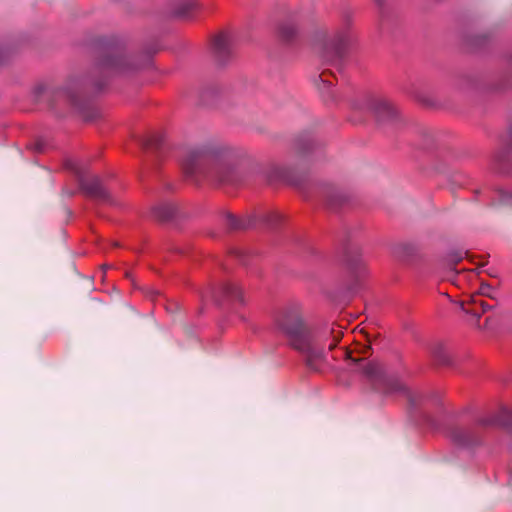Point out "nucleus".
<instances>
[{"label": "nucleus", "mask_w": 512, "mask_h": 512, "mask_svg": "<svg viewBox=\"0 0 512 512\" xmlns=\"http://www.w3.org/2000/svg\"><path fill=\"white\" fill-rule=\"evenodd\" d=\"M276 326L312 371L322 368L326 362V350L334 349L343 337L341 327L334 323L312 324L306 321L301 307L296 304L279 312Z\"/></svg>", "instance_id": "1"}, {"label": "nucleus", "mask_w": 512, "mask_h": 512, "mask_svg": "<svg viewBox=\"0 0 512 512\" xmlns=\"http://www.w3.org/2000/svg\"><path fill=\"white\" fill-rule=\"evenodd\" d=\"M236 165V153L218 144L191 148L182 159V169L186 177L201 175L227 184L235 181Z\"/></svg>", "instance_id": "2"}, {"label": "nucleus", "mask_w": 512, "mask_h": 512, "mask_svg": "<svg viewBox=\"0 0 512 512\" xmlns=\"http://www.w3.org/2000/svg\"><path fill=\"white\" fill-rule=\"evenodd\" d=\"M138 65L123 51L116 49L104 54L93 68L90 78L97 90L102 89L106 83V76L110 73H123L137 69Z\"/></svg>", "instance_id": "3"}, {"label": "nucleus", "mask_w": 512, "mask_h": 512, "mask_svg": "<svg viewBox=\"0 0 512 512\" xmlns=\"http://www.w3.org/2000/svg\"><path fill=\"white\" fill-rule=\"evenodd\" d=\"M359 369L375 390L385 394L403 392L407 395L411 404H416L417 400L412 393L408 391L401 381L389 375L381 363L365 361L359 364Z\"/></svg>", "instance_id": "4"}, {"label": "nucleus", "mask_w": 512, "mask_h": 512, "mask_svg": "<svg viewBox=\"0 0 512 512\" xmlns=\"http://www.w3.org/2000/svg\"><path fill=\"white\" fill-rule=\"evenodd\" d=\"M316 41L323 61L340 70L348 41L347 33L335 31L329 34L326 31H321L317 34Z\"/></svg>", "instance_id": "5"}, {"label": "nucleus", "mask_w": 512, "mask_h": 512, "mask_svg": "<svg viewBox=\"0 0 512 512\" xmlns=\"http://www.w3.org/2000/svg\"><path fill=\"white\" fill-rule=\"evenodd\" d=\"M77 173L78 184L80 190L87 196L106 203H113L112 197L103 186L102 180L98 176L86 178L84 175Z\"/></svg>", "instance_id": "6"}, {"label": "nucleus", "mask_w": 512, "mask_h": 512, "mask_svg": "<svg viewBox=\"0 0 512 512\" xmlns=\"http://www.w3.org/2000/svg\"><path fill=\"white\" fill-rule=\"evenodd\" d=\"M480 428H484L483 426H479L477 423L474 427H463V426H451L448 431V435L450 440L458 445V446H471L475 445L480 440Z\"/></svg>", "instance_id": "7"}, {"label": "nucleus", "mask_w": 512, "mask_h": 512, "mask_svg": "<svg viewBox=\"0 0 512 512\" xmlns=\"http://www.w3.org/2000/svg\"><path fill=\"white\" fill-rule=\"evenodd\" d=\"M346 265L351 278L355 281H360L367 274V264L357 250L347 252Z\"/></svg>", "instance_id": "8"}, {"label": "nucleus", "mask_w": 512, "mask_h": 512, "mask_svg": "<svg viewBox=\"0 0 512 512\" xmlns=\"http://www.w3.org/2000/svg\"><path fill=\"white\" fill-rule=\"evenodd\" d=\"M494 308V305L488 304L479 295H472L469 300L463 301L461 303V309L472 316H474L477 321L481 317L482 314Z\"/></svg>", "instance_id": "9"}, {"label": "nucleus", "mask_w": 512, "mask_h": 512, "mask_svg": "<svg viewBox=\"0 0 512 512\" xmlns=\"http://www.w3.org/2000/svg\"><path fill=\"white\" fill-rule=\"evenodd\" d=\"M213 52L220 64H225L232 55L230 39L225 34H220L213 41Z\"/></svg>", "instance_id": "10"}, {"label": "nucleus", "mask_w": 512, "mask_h": 512, "mask_svg": "<svg viewBox=\"0 0 512 512\" xmlns=\"http://www.w3.org/2000/svg\"><path fill=\"white\" fill-rule=\"evenodd\" d=\"M479 426L488 427L492 425H500L508 428L512 426V410L503 408L497 416L482 418L478 420Z\"/></svg>", "instance_id": "11"}, {"label": "nucleus", "mask_w": 512, "mask_h": 512, "mask_svg": "<svg viewBox=\"0 0 512 512\" xmlns=\"http://www.w3.org/2000/svg\"><path fill=\"white\" fill-rule=\"evenodd\" d=\"M373 110L381 121L392 120L397 116L396 109L385 100H376L373 104Z\"/></svg>", "instance_id": "12"}, {"label": "nucleus", "mask_w": 512, "mask_h": 512, "mask_svg": "<svg viewBox=\"0 0 512 512\" xmlns=\"http://www.w3.org/2000/svg\"><path fill=\"white\" fill-rule=\"evenodd\" d=\"M194 8L193 0H173L170 4V13L176 18H187Z\"/></svg>", "instance_id": "13"}, {"label": "nucleus", "mask_w": 512, "mask_h": 512, "mask_svg": "<svg viewBox=\"0 0 512 512\" xmlns=\"http://www.w3.org/2000/svg\"><path fill=\"white\" fill-rule=\"evenodd\" d=\"M177 211V206L172 202H161L152 208L153 216L160 221L170 220Z\"/></svg>", "instance_id": "14"}, {"label": "nucleus", "mask_w": 512, "mask_h": 512, "mask_svg": "<svg viewBox=\"0 0 512 512\" xmlns=\"http://www.w3.org/2000/svg\"><path fill=\"white\" fill-rule=\"evenodd\" d=\"M225 223L231 230H244L253 226V219L251 217H237L233 214H226Z\"/></svg>", "instance_id": "15"}, {"label": "nucleus", "mask_w": 512, "mask_h": 512, "mask_svg": "<svg viewBox=\"0 0 512 512\" xmlns=\"http://www.w3.org/2000/svg\"><path fill=\"white\" fill-rule=\"evenodd\" d=\"M298 35L296 24L291 20L283 21L279 26V36L282 41L291 42Z\"/></svg>", "instance_id": "16"}, {"label": "nucleus", "mask_w": 512, "mask_h": 512, "mask_svg": "<svg viewBox=\"0 0 512 512\" xmlns=\"http://www.w3.org/2000/svg\"><path fill=\"white\" fill-rule=\"evenodd\" d=\"M57 97L63 98L67 103L75 108H80V103L75 92L68 86L60 88L57 92Z\"/></svg>", "instance_id": "17"}, {"label": "nucleus", "mask_w": 512, "mask_h": 512, "mask_svg": "<svg viewBox=\"0 0 512 512\" xmlns=\"http://www.w3.org/2000/svg\"><path fill=\"white\" fill-rule=\"evenodd\" d=\"M225 296L243 302L242 289L235 283H226L222 287Z\"/></svg>", "instance_id": "18"}, {"label": "nucleus", "mask_w": 512, "mask_h": 512, "mask_svg": "<svg viewBox=\"0 0 512 512\" xmlns=\"http://www.w3.org/2000/svg\"><path fill=\"white\" fill-rule=\"evenodd\" d=\"M162 143L160 135H152L142 140L141 145L144 149L153 150L158 149Z\"/></svg>", "instance_id": "19"}, {"label": "nucleus", "mask_w": 512, "mask_h": 512, "mask_svg": "<svg viewBox=\"0 0 512 512\" xmlns=\"http://www.w3.org/2000/svg\"><path fill=\"white\" fill-rule=\"evenodd\" d=\"M495 161L500 165H505L506 163L512 161V147L497 152L495 154ZM502 169H505V166H502Z\"/></svg>", "instance_id": "20"}, {"label": "nucleus", "mask_w": 512, "mask_h": 512, "mask_svg": "<svg viewBox=\"0 0 512 512\" xmlns=\"http://www.w3.org/2000/svg\"><path fill=\"white\" fill-rule=\"evenodd\" d=\"M496 294L497 292L493 287H491L489 284L483 283L480 286L479 293L477 295H479L480 298L481 296H486L492 300H496Z\"/></svg>", "instance_id": "21"}, {"label": "nucleus", "mask_w": 512, "mask_h": 512, "mask_svg": "<svg viewBox=\"0 0 512 512\" xmlns=\"http://www.w3.org/2000/svg\"><path fill=\"white\" fill-rule=\"evenodd\" d=\"M434 355H435L436 359L438 360V362H440L441 364H445V365L450 364L449 356L445 353V351L441 347H438L434 351Z\"/></svg>", "instance_id": "22"}, {"label": "nucleus", "mask_w": 512, "mask_h": 512, "mask_svg": "<svg viewBox=\"0 0 512 512\" xmlns=\"http://www.w3.org/2000/svg\"><path fill=\"white\" fill-rule=\"evenodd\" d=\"M281 219V216L276 212H271L264 217V221H266L270 225H276Z\"/></svg>", "instance_id": "23"}, {"label": "nucleus", "mask_w": 512, "mask_h": 512, "mask_svg": "<svg viewBox=\"0 0 512 512\" xmlns=\"http://www.w3.org/2000/svg\"><path fill=\"white\" fill-rule=\"evenodd\" d=\"M330 74V72L328 71H323L319 78H320V81L323 83V84H327L328 86H331L332 85V82L327 78L328 75Z\"/></svg>", "instance_id": "24"}, {"label": "nucleus", "mask_w": 512, "mask_h": 512, "mask_svg": "<svg viewBox=\"0 0 512 512\" xmlns=\"http://www.w3.org/2000/svg\"><path fill=\"white\" fill-rule=\"evenodd\" d=\"M370 349L371 348L369 346H365L363 347L362 353L366 355L370 351Z\"/></svg>", "instance_id": "25"}, {"label": "nucleus", "mask_w": 512, "mask_h": 512, "mask_svg": "<svg viewBox=\"0 0 512 512\" xmlns=\"http://www.w3.org/2000/svg\"><path fill=\"white\" fill-rule=\"evenodd\" d=\"M349 358H350L352 361H355V362H356V361H358L357 359L353 358V356H351L350 354H349Z\"/></svg>", "instance_id": "26"}, {"label": "nucleus", "mask_w": 512, "mask_h": 512, "mask_svg": "<svg viewBox=\"0 0 512 512\" xmlns=\"http://www.w3.org/2000/svg\"><path fill=\"white\" fill-rule=\"evenodd\" d=\"M488 321H489V318H486V320H485V326H487V325H488Z\"/></svg>", "instance_id": "27"}]
</instances>
